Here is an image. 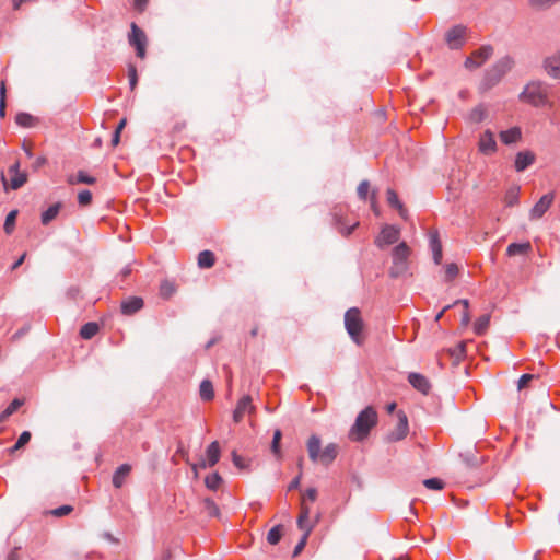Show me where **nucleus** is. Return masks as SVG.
I'll return each mask as SVG.
<instances>
[{
	"label": "nucleus",
	"instance_id": "nucleus-57",
	"mask_svg": "<svg viewBox=\"0 0 560 560\" xmlns=\"http://www.w3.org/2000/svg\"><path fill=\"white\" fill-rule=\"evenodd\" d=\"M465 348H466V343L465 342H460V343L457 345L454 353L456 355H458V357L459 355H464L465 354Z\"/></svg>",
	"mask_w": 560,
	"mask_h": 560
},
{
	"label": "nucleus",
	"instance_id": "nucleus-5",
	"mask_svg": "<svg viewBox=\"0 0 560 560\" xmlns=\"http://www.w3.org/2000/svg\"><path fill=\"white\" fill-rule=\"evenodd\" d=\"M521 96L535 106L544 105L548 100V86L541 82L529 83Z\"/></svg>",
	"mask_w": 560,
	"mask_h": 560
},
{
	"label": "nucleus",
	"instance_id": "nucleus-48",
	"mask_svg": "<svg viewBox=\"0 0 560 560\" xmlns=\"http://www.w3.org/2000/svg\"><path fill=\"white\" fill-rule=\"evenodd\" d=\"M72 510H73V508L71 505H61V506L52 510L51 514L57 517H61V516L69 514Z\"/></svg>",
	"mask_w": 560,
	"mask_h": 560
},
{
	"label": "nucleus",
	"instance_id": "nucleus-45",
	"mask_svg": "<svg viewBox=\"0 0 560 560\" xmlns=\"http://www.w3.org/2000/svg\"><path fill=\"white\" fill-rule=\"evenodd\" d=\"M369 188H370V183L368 180H362L359 186H358V189H357V192H358V197L361 199V200H366L368 199V192H369Z\"/></svg>",
	"mask_w": 560,
	"mask_h": 560
},
{
	"label": "nucleus",
	"instance_id": "nucleus-54",
	"mask_svg": "<svg viewBox=\"0 0 560 560\" xmlns=\"http://www.w3.org/2000/svg\"><path fill=\"white\" fill-rule=\"evenodd\" d=\"M304 498H307L311 501H315L317 498V490L315 488H308L304 494Z\"/></svg>",
	"mask_w": 560,
	"mask_h": 560
},
{
	"label": "nucleus",
	"instance_id": "nucleus-55",
	"mask_svg": "<svg viewBox=\"0 0 560 560\" xmlns=\"http://www.w3.org/2000/svg\"><path fill=\"white\" fill-rule=\"evenodd\" d=\"M149 0H133V5L137 10L143 11Z\"/></svg>",
	"mask_w": 560,
	"mask_h": 560
},
{
	"label": "nucleus",
	"instance_id": "nucleus-44",
	"mask_svg": "<svg viewBox=\"0 0 560 560\" xmlns=\"http://www.w3.org/2000/svg\"><path fill=\"white\" fill-rule=\"evenodd\" d=\"M18 211L13 210L11 211L4 221V231L10 234L13 231L14 224H15V218H16Z\"/></svg>",
	"mask_w": 560,
	"mask_h": 560
},
{
	"label": "nucleus",
	"instance_id": "nucleus-18",
	"mask_svg": "<svg viewBox=\"0 0 560 560\" xmlns=\"http://www.w3.org/2000/svg\"><path fill=\"white\" fill-rule=\"evenodd\" d=\"M254 409V406L252 405V398L250 396L246 395V396H243L238 402H237V406L233 412V419L235 422H240L245 412L247 411H252Z\"/></svg>",
	"mask_w": 560,
	"mask_h": 560
},
{
	"label": "nucleus",
	"instance_id": "nucleus-9",
	"mask_svg": "<svg viewBox=\"0 0 560 560\" xmlns=\"http://www.w3.org/2000/svg\"><path fill=\"white\" fill-rule=\"evenodd\" d=\"M220 445L218 441L211 442L207 450H206V457L207 460H202L200 464H190L188 457L185 458L186 463H188L191 466V469L197 474L198 467L200 468H207V467H213L220 459Z\"/></svg>",
	"mask_w": 560,
	"mask_h": 560
},
{
	"label": "nucleus",
	"instance_id": "nucleus-49",
	"mask_svg": "<svg viewBox=\"0 0 560 560\" xmlns=\"http://www.w3.org/2000/svg\"><path fill=\"white\" fill-rule=\"evenodd\" d=\"M308 535L307 533H304L303 536L301 537L300 541L298 542V545L295 546L294 550H293V557H296L298 555H300V552L303 550V548L305 547L306 545V541H307V538H308Z\"/></svg>",
	"mask_w": 560,
	"mask_h": 560
},
{
	"label": "nucleus",
	"instance_id": "nucleus-59",
	"mask_svg": "<svg viewBox=\"0 0 560 560\" xmlns=\"http://www.w3.org/2000/svg\"><path fill=\"white\" fill-rule=\"evenodd\" d=\"M470 322V315L468 313V311H464L463 315H462V325L463 326H467Z\"/></svg>",
	"mask_w": 560,
	"mask_h": 560
},
{
	"label": "nucleus",
	"instance_id": "nucleus-30",
	"mask_svg": "<svg viewBox=\"0 0 560 560\" xmlns=\"http://www.w3.org/2000/svg\"><path fill=\"white\" fill-rule=\"evenodd\" d=\"M529 248V243H512L508 246L506 253L509 256H516L525 254Z\"/></svg>",
	"mask_w": 560,
	"mask_h": 560
},
{
	"label": "nucleus",
	"instance_id": "nucleus-14",
	"mask_svg": "<svg viewBox=\"0 0 560 560\" xmlns=\"http://www.w3.org/2000/svg\"><path fill=\"white\" fill-rule=\"evenodd\" d=\"M478 149L485 155H491L497 151L494 135L490 130H486L480 135Z\"/></svg>",
	"mask_w": 560,
	"mask_h": 560
},
{
	"label": "nucleus",
	"instance_id": "nucleus-42",
	"mask_svg": "<svg viewBox=\"0 0 560 560\" xmlns=\"http://www.w3.org/2000/svg\"><path fill=\"white\" fill-rule=\"evenodd\" d=\"M69 183L70 184H74V180L72 178H69ZM75 183H82V184H89V185H92L95 183V178L88 175L85 172L83 171H79L78 172V175H77V180Z\"/></svg>",
	"mask_w": 560,
	"mask_h": 560
},
{
	"label": "nucleus",
	"instance_id": "nucleus-60",
	"mask_svg": "<svg viewBox=\"0 0 560 560\" xmlns=\"http://www.w3.org/2000/svg\"><path fill=\"white\" fill-rule=\"evenodd\" d=\"M371 207H372V209H373L374 213H375L376 215H378V214H380V210H378V208H377V206H376L375 192H373V194H372V197H371Z\"/></svg>",
	"mask_w": 560,
	"mask_h": 560
},
{
	"label": "nucleus",
	"instance_id": "nucleus-8",
	"mask_svg": "<svg viewBox=\"0 0 560 560\" xmlns=\"http://www.w3.org/2000/svg\"><path fill=\"white\" fill-rule=\"evenodd\" d=\"M128 42L130 46L135 47L136 55L143 59L145 57L148 39L144 32L136 23H131V31L128 36Z\"/></svg>",
	"mask_w": 560,
	"mask_h": 560
},
{
	"label": "nucleus",
	"instance_id": "nucleus-28",
	"mask_svg": "<svg viewBox=\"0 0 560 560\" xmlns=\"http://www.w3.org/2000/svg\"><path fill=\"white\" fill-rule=\"evenodd\" d=\"M199 394L202 400L209 401L214 397L213 385L209 380H203L199 387Z\"/></svg>",
	"mask_w": 560,
	"mask_h": 560
},
{
	"label": "nucleus",
	"instance_id": "nucleus-31",
	"mask_svg": "<svg viewBox=\"0 0 560 560\" xmlns=\"http://www.w3.org/2000/svg\"><path fill=\"white\" fill-rule=\"evenodd\" d=\"M22 404L23 401L19 398L13 399L10 405L0 413V423L13 415L22 406Z\"/></svg>",
	"mask_w": 560,
	"mask_h": 560
},
{
	"label": "nucleus",
	"instance_id": "nucleus-13",
	"mask_svg": "<svg viewBox=\"0 0 560 560\" xmlns=\"http://www.w3.org/2000/svg\"><path fill=\"white\" fill-rule=\"evenodd\" d=\"M553 194L549 192L544 195L530 209L529 211V219L530 220H538L540 219L550 208L553 201Z\"/></svg>",
	"mask_w": 560,
	"mask_h": 560
},
{
	"label": "nucleus",
	"instance_id": "nucleus-15",
	"mask_svg": "<svg viewBox=\"0 0 560 560\" xmlns=\"http://www.w3.org/2000/svg\"><path fill=\"white\" fill-rule=\"evenodd\" d=\"M409 384L423 395H428L431 389V383L423 374L411 372L408 374Z\"/></svg>",
	"mask_w": 560,
	"mask_h": 560
},
{
	"label": "nucleus",
	"instance_id": "nucleus-21",
	"mask_svg": "<svg viewBox=\"0 0 560 560\" xmlns=\"http://www.w3.org/2000/svg\"><path fill=\"white\" fill-rule=\"evenodd\" d=\"M386 196H387L388 205L390 207L397 209L399 215L402 219H407V210L405 209L404 205L398 199V196H397L396 191L394 189H392V188H388L387 191H386Z\"/></svg>",
	"mask_w": 560,
	"mask_h": 560
},
{
	"label": "nucleus",
	"instance_id": "nucleus-35",
	"mask_svg": "<svg viewBox=\"0 0 560 560\" xmlns=\"http://www.w3.org/2000/svg\"><path fill=\"white\" fill-rule=\"evenodd\" d=\"M282 536V526L276 525L273 526L267 534V541L270 545H277Z\"/></svg>",
	"mask_w": 560,
	"mask_h": 560
},
{
	"label": "nucleus",
	"instance_id": "nucleus-46",
	"mask_svg": "<svg viewBox=\"0 0 560 560\" xmlns=\"http://www.w3.org/2000/svg\"><path fill=\"white\" fill-rule=\"evenodd\" d=\"M128 78H129V85L131 90H135L138 83V75H137V69L133 65L128 66Z\"/></svg>",
	"mask_w": 560,
	"mask_h": 560
},
{
	"label": "nucleus",
	"instance_id": "nucleus-10",
	"mask_svg": "<svg viewBox=\"0 0 560 560\" xmlns=\"http://www.w3.org/2000/svg\"><path fill=\"white\" fill-rule=\"evenodd\" d=\"M400 231L394 225L386 224L381 230V233L375 238V244L380 248L392 245L399 240Z\"/></svg>",
	"mask_w": 560,
	"mask_h": 560
},
{
	"label": "nucleus",
	"instance_id": "nucleus-19",
	"mask_svg": "<svg viewBox=\"0 0 560 560\" xmlns=\"http://www.w3.org/2000/svg\"><path fill=\"white\" fill-rule=\"evenodd\" d=\"M429 243L432 250L433 260L436 265H440L442 260V246L438 231H431L429 233Z\"/></svg>",
	"mask_w": 560,
	"mask_h": 560
},
{
	"label": "nucleus",
	"instance_id": "nucleus-26",
	"mask_svg": "<svg viewBox=\"0 0 560 560\" xmlns=\"http://www.w3.org/2000/svg\"><path fill=\"white\" fill-rule=\"evenodd\" d=\"M520 190V186H512L506 190L504 196V203L506 207H513L518 203Z\"/></svg>",
	"mask_w": 560,
	"mask_h": 560
},
{
	"label": "nucleus",
	"instance_id": "nucleus-7",
	"mask_svg": "<svg viewBox=\"0 0 560 560\" xmlns=\"http://www.w3.org/2000/svg\"><path fill=\"white\" fill-rule=\"evenodd\" d=\"M8 173L10 175V180H8L4 173L1 174V182L5 190L8 189V187H10L13 190H16L21 188L27 180V174L20 170L19 161H16L9 167Z\"/></svg>",
	"mask_w": 560,
	"mask_h": 560
},
{
	"label": "nucleus",
	"instance_id": "nucleus-29",
	"mask_svg": "<svg viewBox=\"0 0 560 560\" xmlns=\"http://www.w3.org/2000/svg\"><path fill=\"white\" fill-rule=\"evenodd\" d=\"M98 331V325L94 322H89L84 324L80 329V336L83 339H91L93 338Z\"/></svg>",
	"mask_w": 560,
	"mask_h": 560
},
{
	"label": "nucleus",
	"instance_id": "nucleus-24",
	"mask_svg": "<svg viewBox=\"0 0 560 560\" xmlns=\"http://www.w3.org/2000/svg\"><path fill=\"white\" fill-rule=\"evenodd\" d=\"M521 138V130L516 127L500 132V139L504 144L515 143Z\"/></svg>",
	"mask_w": 560,
	"mask_h": 560
},
{
	"label": "nucleus",
	"instance_id": "nucleus-43",
	"mask_svg": "<svg viewBox=\"0 0 560 560\" xmlns=\"http://www.w3.org/2000/svg\"><path fill=\"white\" fill-rule=\"evenodd\" d=\"M423 485L430 490H442L444 488V482L439 478L425 479L423 480Z\"/></svg>",
	"mask_w": 560,
	"mask_h": 560
},
{
	"label": "nucleus",
	"instance_id": "nucleus-3",
	"mask_svg": "<svg viewBox=\"0 0 560 560\" xmlns=\"http://www.w3.org/2000/svg\"><path fill=\"white\" fill-rule=\"evenodd\" d=\"M514 66V60L510 56H504L499 59L487 72L480 84L482 91H488L497 85L501 79L509 72Z\"/></svg>",
	"mask_w": 560,
	"mask_h": 560
},
{
	"label": "nucleus",
	"instance_id": "nucleus-16",
	"mask_svg": "<svg viewBox=\"0 0 560 560\" xmlns=\"http://www.w3.org/2000/svg\"><path fill=\"white\" fill-rule=\"evenodd\" d=\"M143 307V300L139 296H130L124 300L120 304V310L124 315H133Z\"/></svg>",
	"mask_w": 560,
	"mask_h": 560
},
{
	"label": "nucleus",
	"instance_id": "nucleus-56",
	"mask_svg": "<svg viewBox=\"0 0 560 560\" xmlns=\"http://www.w3.org/2000/svg\"><path fill=\"white\" fill-rule=\"evenodd\" d=\"M301 475L296 476L289 485L288 490L291 491L300 486Z\"/></svg>",
	"mask_w": 560,
	"mask_h": 560
},
{
	"label": "nucleus",
	"instance_id": "nucleus-1",
	"mask_svg": "<svg viewBox=\"0 0 560 560\" xmlns=\"http://www.w3.org/2000/svg\"><path fill=\"white\" fill-rule=\"evenodd\" d=\"M320 447V438L316 434L311 435L306 443L310 459L313 463H320L322 465L328 467L332 464L338 455V445L336 443H329L324 447L323 451Z\"/></svg>",
	"mask_w": 560,
	"mask_h": 560
},
{
	"label": "nucleus",
	"instance_id": "nucleus-12",
	"mask_svg": "<svg viewBox=\"0 0 560 560\" xmlns=\"http://www.w3.org/2000/svg\"><path fill=\"white\" fill-rule=\"evenodd\" d=\"M466 36V27L463 25L453 26L445 34V40L450 48L458 49L463 46Z\"/></svg>",
	"mask_w": 560,
	"mask_h": 560
},
{
	"label": "nucleus",
	"instance_id": "nucleus-11",
	"mask_svg": "<svg viewBox=\"0 0 560 560\" xmlns=\"http://www.w3.org/2000/svg\"><path fill=\"white\" fill-rule=\"evenodd\" d=\"M397 418L398 422L395 429L392 430L387 435V440L390 442H398L405 439L409 432L408 418L406 413L402 410H399L397 412Z\"/></svg>",
	"mask_w": 560,
	"mask_h": 560
},
{
	"label": "nucleus",
	"instance_id": "nucleus-52",
	"mask_svg": "<svg viewBox=\"0 0 560 560\" xmlns=\"http://www.w3.org/2000/svg\"><path fill=\"white\" fill-rule=\"evenodd\" d=\"M534 377V375L532 374H523L520 378H518V382H517V388L518 389H522L524 388L527 383Z\"/></svg>",
	"mask_w": 560,
	"mask_h": 560
},
{
	"label": "nucleus",
	"instance_id": "nucleus-2",
	"mask_svg": "<svg viewBox=\"0 0 560 560\" xmlns=\"http://www.w3.org/2000/svg\"><path fill=\"white\" fill-rule=\"evenodd\" d=\"M377 423V412L373 407L364 408L358 416L350 429L349 436L353 441L364 440L372 428Z\"/></svg>",
	"mask_w": 560,
	"mask_h": 560
},
{
	"label": "nucleus",
	"instance_id": "nucleus-58",
	"mask_svg": "<svg viewBox=\"0 0 560 560\" xmlns=\"http://www.w3.org/2000/svg\"><path fill=\"white\" fill-rule=\"evenodd\" d=\"M45 163H46V159L44 156H38L33 164V168L37 170V168L42 167Z\"/></svg>",
	"mask_w": 560,
	"mask_h": 560
},
{
	"label": "nucleus",
	"instance_id": "nucleus-32",
	"mask_svg": "<svg viewBox=\"0 0 560 560\" xmlns=\"http://www.w3.org/2000/svg\"><path fill=\"white\" fill-rule=\"evenodd\" d=\"M490 324V315L485 314L481 315L474 324V331L477 335H482L487 330L488 326Z\"/></svg>",
	"mask_w": 560,
	"mask_h": 560
},
{
	"label": "nucleus",
	"instance_id": "nucleus-38",
	"mask_svg": "<svg viewBox=\"0 0 560 560\" xmlns=\"http://www.w3.org/2000/svg\"><path fill=\"white\" fill-rule=\"evenodd\" d=\"M222 482V478L218 472H213L211 475H208L205 479V483L208 489L210 490H217L219 486Z\"/></svg>",
	"mask_w": 560,
	"mask_h": 560
},
{
	"label": "nucleus",
	"instance_id": "nucleus-23",
	"mask_svg": "<svg viewBox=\"0 0 560 560\" xmlns=\"http://www.w3.org/2000/svg\"><path fill=\"white\" fill-rule=\"evenodd\" d=\"M61 209V203L57 202L55 205H51L46 209L40 217L42 224L47 225L49 224L58 215L59 211Z\"/></svg>",
	"mask_w": 560,
	"mask_h": 560
},
{
	"label": "nucleus",
	"instance_id": "nucleus-20",
	"mask_svg": "<svg viewBox=\"0 0 560 560\" xmlns=\"http://www.w3.org/2000/svg\"><path fill=\"white\" fill-rule=\"evenodd\" d=\"M545 68L552 78H560V52H557L545 60Z\"/></svg>",
	"mask_w": 560,
	"mask_h": 560
},
{
	"label": "nucleus",
	"instance_id": "nucleus-47",
	"mask_svg": "<svg viewBox=\"0 0 560 560\" xmlns=\"http://www.w3.org/2000/svg\"><path fill=\"white\" fill-rule=\"evenodd\" d=\"M92 201V194L90 190H82L78 195V202L81 206H88Z\"/></svg>",
	"mask_w": 560,
	"mask_h": 560
},
{
	"label": "nucleus",
	"instance_id": "nucleus-6",
	"mask_svg": "<svg viewBox=\"0 0 560 560\" xmlns=\"http://www.w3.org/2000/svg\"><path fill=\"white\" fill-rule=\"evenodd\" d=\"M345 326L347 332L355 343H360V332L363 327V323L360 316V311L355 307L348 310L345 314Z\"/></svg>",
	"mask_w": 560,
	"mask_h": 560
},
{
	"label": "nucleus",
	"instance_id": "nucleus-36",
	"mask_svg": "<svg viewBox=\"0 0 560 560\" xmlns=\"http://www.w3.org/2000/svg\"><path fill=\"white\" fill-rule=\"evenodd\" d=\"M202 503L203 509L209 516L214 517L220 515V509L212 499L206 498Z\"/></svg>",
	"mask_w": 560,
	"mask_h": 560
},
{
	"label": "nucleus",
	"instance_id": "nucleus-17",
	"mask_svg": "<svg viewBox=\"0 0 560 560\" xmlns=\"http://www.w3.org/2000/svg\"><path fill=\"white\" fill-rule=\"evenodd\" d=\"M535 162V154L532 151H521L515 156L514 167L523 172Z\"/></svg>",
	"mask_w": 560,
	"mask_h": 560
},
{
	"label": "nucleus",
	"instance_id": "nucleus-34",
	"mask_svg": "<svg viewBox=\"0 0 560 560\" xmlns=\"http://www.w3.org/2000/svg\"><path fill=\"white\" fill-rule=\"evenodd\" d=\"M487 117V110L483 105H478L469 114V120L472 122H481Z\"/></svg>",
	"mask_w": 560,
	"mask_h": 560
},
{
	"label": "nucleus",
	"instance_id": "nucleus-39",
	"mask_svg": "<svg viewBox=\"0 0 560 560\" xmlns=\"http://www.w3.org/2000/svg\"><path fill=\"white\" fill-rule=\"evenodd\" d=\"M15 121L19 126L32 127L34 125L35 118L28 113H19L15 117Z\"/></svg>",
	"mask_w": 560,
	"mask_h": 560
},
{
	"label": "nucleus",
	"instance_id": "nucleus-33",
	"mask_svg": "<svg viewBox=\"0 0 560 560\" xmlns=\"http://www.w3.org/2000/svg\"><path fill=\"white\" fill-rule=\"evenodd\" d=\"M493 54V48L490 45H486L477 49L472 55L476 57V59H479L478 61L481 62V65L489 59Z\"/></svg>",
	"mask_w": 560,
	"mask_h": 560
},
{
	"label": "nucleus",
	"instance_id": "nucleus-27",
	"mask_svg": "<svg viewBox=\"0 0 560 560\" xmlns=\"http://www.w3.org/2000/svg\"><path fill=\"white\" fill-rule=\"evenodd\" d=\"M215 262L214 254L211 250H202L198 255V266L200 268H211Z\"/></svg>",
	"mask_w": 560,
	"mask_h": 560
},
{
	"label": "nucleus",
	"instance_id": "nucleus-51",
	"mask_svg": "<svg viewBox=\"0 0 560 560\" xmlns=\"http://www.w3.org/2000/svg\"><path fill=\"white\" fill-rule=\"evenodd\" d=\"M557 0H530V4L535 8L542 9L551 3L556 2Z\"/></svg>",
	"mask_w": 560,
	"mask_h": 560
},
{
	"label": "nucleus",
	"instance_id": "nucleus-63",
	"mask_svg": "<svg viewBox=\"0 0 560 560\" xmlns=\"http://www.w3.org/2000/svg\"><path fill=\"white\" fill-rule=\"evenodd\" d=\"M7 560H20V557H19V553H18V549L12 550L8 555Z\"/></svg>",
	"mask_w": 560,
	"mask_h": 560
},
{
	"label": "nucleus",
	"instance_id": "nucleus-41",
	"mask_svg": "<svg viewBox=\"0 0 560 560\" xmlns=\"http://www.w3.org/2000/svg\"><path fill=\"white\" fill-rule=\"evenodd\" d=\"M458 275V267L456 264L451 262L445 266V278L444 280L450 282L454 280Z\"/></svg>",
	"mask_w": 560,
	"mask_h": 560
},
{
	"label": "nucleus",
	"instance_id": "nucleus-22",
	"mask_svg": "<svg viewBox=\"0 0 560 560\" xmlns=\"http://www.w3.org/2000/svg\"><path fill=\"white\" fill-rule=\"evenodd\" d=\"M131 470L130 465L122 464L120 465L113 475V485L115 488L119 489L125 483L126 477L129 475Z\"/></svg>",
	"mask_w": 560,
	"mask_h": 560
},
{
	"label": "nucleus",
	"instance_id": "nucleus-61",
	"mask_svg": "<svg viewBox=\"0 0 560 560\" xmlns=\"http://www.w3.org/2000/svg\"><path fill=\"white\" fill-rule=\"evenodd\" d=\"M119 141H120V132L114 131L113 137H112V145L116 147L119 143Z\"/></svg>",
	"mask_w": 560,
	"mask_h": 560
},
{
	"label": "nucleus",
	"instance_id": "nucleus-4",
	"mask_svg": "<svg viewBox=\"0 0 560 560\" xmlns=\"http://www.w3.org/2000/svg\"><path fill=\"white\" fill-rule=\"evenodd\" d=\"M409 254L410 249L405 242H401L393 249V266L389 269L390 277L398 278L406 273Z\"/></svg>",
	"mask_w": 560,
	"mask_h": 560
},
{
	"label": "nucleus",
	"instance_id": "nucleus-64",
	"mask_svg": "<svg viewBox=\"0 0 560 560\" xmlns=\"http://www.w3.org/2000/svg\"><path fill=\"white\" fill-rule=\"evenodd\" d=\"M25 256H26V254H23V255H22V256H21V257H20V258H19V259H18V260L12 265V269H13V270H14V269H16V268H19V267L23 264V261H24V259H25Z\"/></svg>",
	"mask_w": 560,
	"mask_h": 560
},
{
	"label": "nucleus",
	"instance_id": "nucleus-25",
	"mask_svg": "<svg viewBox=\"0 0 560 560\" xmlns=\"http://www.w3.org/2000/svg\"><path fill=\"white\" fill-rule=\"evenodd\" d=\"M310 509L307 506H302V512L298 518V526L300 529L304 530V533L310 534L313 529V524L308 522Z\"/></svg>",
	"mask_w": 560,
	"mask_h": 560
},
{
	"label": "nucleus",
	"instance_id": "nucleus-50",
	"mask_svg": "<svg viewBox=\"0 0 560 560\" xmlns=\"http://www.w3.org/2000/svg\"><path fill=\"white\" fill-rule=\"evenodd\" d=\"M232 460H233V464L238 468V469H244L246 467L245 463H244V459L242 458V456H240L236 451H233L232 452Z\"/></svg>",
	"mask_w": 560,
	"mask_h": 560
},
{
	"label": "nucleus",
	"instance_id": "nucleus-40",
	"mask_svg": "<svg viewBox=\"0 0 560 560\" xmlns=\"http://www.w3.org/2000/svg\"><path fill=\"white\" fill-rule=\"evenodd\" d=\"M281 431L279 429H277L275 432H273V438H272V442H271V452L277 456V457H280L281 456V451H280V441H281Z\"/></svg>",
	"mask_w": 560,
	"mask_h": 560
},
{
	"label": "nucleus",
	"instance_id": "nucleus-53",
	"mask_svg": "<svg viewBox=\"0 0 560 560\" xmlns=\"http://www.w3.org/2000/svg\"><path fill=\"white\" fill-rule=\"evenodd\" d=\"M480 66H481V62L477 61L476 57H474V55L471 57H468L465 60V67L468 68V69H476V68H478Z\"/></svg>",
	"mask_w": 560,
	"mask_h": 560
},
{
	"label": "nucleus",
	"instance_id": "nucleus-62",
	"mask_svg": "<svg viewBox=\"0 0 560 560\" xmlns=\"http://www.w3.org/2000/svg\"><path fill=\"white\" fill-rule=\"evenodd\" d=\"M357 225H358V223H354L353 225H351L349 228L342 229L340 232L343 235L348 236V235H350L353 232V230L355 229Z\"/></svg>",
	"mask_w": 560,
	"mask_h": 560
},
{
	"label": "nucleus",
	"instance_id": "nucleus-37",
	"mask_svg": "<svg viewBox=\"0 0 560 560\" xmlns=\"http://www.w3.org/2000/svg\"><path fill=\"white\" fill-rule=\"evenodd\" d=\"M31 436H32V435H31V433H30L28 431H23V432L20 434V436H19V439H18L16 443H15V444H14V445L9 450V453H10V454H13V453H14V452H16L18 450L22 448L24 445H26V444L30 442Z\"/></svg>",
	"mask_w": 560,
	"mask_h": 560
}]
</instances>
